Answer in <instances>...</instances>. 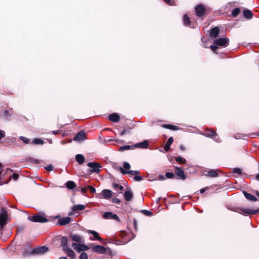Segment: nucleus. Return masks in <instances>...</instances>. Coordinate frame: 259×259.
Masks as SVG:
<instances>
[{"label": "nucleus", "mask_w": 259, "mask_h": 259, "mask_svg": "<svg viewBox=\"0 0 259 259\" xmlns=\"http://www.w3.org/2000/svg\"><path fill=\"white\" fill-rule=\"evenodd\" d=\"M49 250V248L48 247L46 246H40L39 247L35 248L33 249H30V248L28 250H25L23 252V254L25 255H28L29 254H43L47 252Z\"/></svg>", "instance_id": "f257e3e1"}, {"label": "nucleus", "mask_w": 259, "mask_h": 259, "mask_svg": "<svg viewBox=\"0 0 259 259\" xmlns=\"http://www.w3.org/2000/svg\"><path fill=\"white\" fill-rule=\"evenodd\" d=\"M200 134L205 137L211 138L216 142L220 143L221 142L217 133L212 130L206 128L205 130V133L200 132Z\"/></svg>", "instance_id": "f03ea898"}, {"label": "nucleus", "mask_w": 259, "mask_h": 259, "mask_svg": "<svg viewBox=\"0 0 259 259\" xmlns=\"http://www.w3.org/2000/svg\"><path fill=\"white\" fill-rule=\"evenodd\" d=\"M28 219L33 222L46 223L49 222V220L45 217L44 213H37L32 217H28Z\"/></svg>", "instance_id": "7ed1b4c3"}, {"label": "nucleus", "mask_w": 259, "mask_h": 259, "mask_svg": "<svg viewBox=\"0 0 259 259\" xmlns=\"http://www.w3.org/2000/svg\"><path fill=\"white\" fill-rule=\"evenodd\" d=\"M231 210L243 215H246L247 214H255L258 212V209L243 208L240 207L232 208Z\"/></svg>", "instance_id": "20e7f679"}, {"label": "nucleus", "mask_w": 259, "mask_h": 259, "mask_svg": "<svg viewBox=\"0 0 259 259\" xmlns=\"http://www.w3.org/2000/svg\"><path fill=\"white\" fill-rule=\"evenodd\" d=\"M8 219V213L6 209L2 207L0 212V228L3 230Z\"/></svg>", "instance_id": "39448f33"}, {"label": "nucleus", "mask_w": 259, "mask_h": 259, "mask_svg": "<svg viewBox=\"0 0 259 259\" xmlns=\"http://www.w3.org/2000/svg\"><path fill=\"white\" fill-rule=\"evenodd\" d=\"M83 243H73L71 244V247L78 252L89 250L90 249L89 247Z\"/></svg>", "instance_id": "423d86ee"}, {"label": "nucleus", "mask_w": 259, "mask_h": 259, "mask_svg": "<svg viewBox=\"0 0 259 259\" xmlns=\"http://www.w3.org/2000/svg\"><path fill=\"white\" fill-rule=\"evenodd\" d=\"M214 44L219 46L226 47L229 44V39L227 37L219 38L214 40Z\"/></svg>", "instance_id": "0eeeda50"}, {"label": "nucleus", "mask_w": 259, "mask_h": 259, "mask_svg": "<svg viewBox=\"0 0 259 259\" xmlns=\"http://www.w3.org/2000/svg\"><path fill=\"white\" fill-rule=\"evenodd\" d=\"M87 165L91 168L90 171L93 173H99L100 171V168L102 167L99 163L95 162H89Z\"/></svg>", "instance_id": "6e6552de"}, {"label": "nucleus", "mask_w": 259, "mask_h": 259, "mask_svg": "<svg viewBox=\"0 0 259 259\" xmlns=\"http://www.w3.org/2000/svg\"><path fill=\"white\" fill-rule=\"evenodd\" d=\"M175 174L177 179L185 180L187 176L185 175L183 169L181 167L175 166Z\"/></svg>", "instance_id": "1a4fd4ad"}, {"label": "nucleus", "mask_w": 259, "mask_h": 259, "mask_svg": "<svg viewBox=\"0 0 259 259\" xmlns=\"http://www.w3.org/2000/svg\"><path fill=\"white\" fill-rule=\"evenodd\" d=\"M107 250H108L109 251H111V249L109 248H108L107 249L103 246H101L100 245H95L92 248V250L93 252L100 254L105 253Z\"/></svg>", "instance_id": "9d476101"}, {"label": "nucleus", "mask_w": 259, "mask_h": 259, "mask_svg": "<svg viewBox=\"0 0 259 259\" xmlns=\"http://www.w3.org/2000/svg\"><path fill=\"white\" fill-rule=\"evenodd\" d=\"M70 237L71 240L75 243H80L84 242V239L83 237L80 235L72 233L70 234Z\"/></svg>", "instance_id": "9b49d317"}, {"label": "nucleus", "mask_w": 259, "mask_h": 259, "mask_svg": "<svg viewBox=\"0 0 259 259\" xmlns=\"http://www.w3.org/2000/svg\"><path fill=\"white\" fill-rule=\"evenodd\" d=\"M103 217L105 219H113L116 220L118 222L120 221L119 218L117 214H114L109 211L105 212L103 214Z\"/></svg>", "instance_id": "f8f14e48"}, {"label": "nucleus", "mask_w": 259, "mask_h": 259, "mask_svg": "<svg viewBox=\"0 0 259 259\" xmlns=\"http://www.w3.org/2000/svg\"><path fill=\"white\" fill-rule=\"evenodd\" d=\"M195 13L198 17L202 16L205 13V8L202 4H199L195 7Z\"/></svg>", "instance_id": "ddd939ff"}, {"label": "nucleus", "mask_w": 259, "mask_h": 259, "mask_svg": "<svg viewBox=\"0 0 259 259\" xmlns=\"http://www.w3.org/2000/svg\"><path fill=\"white\" fill-rule=\"evenodd\" d=\"M99 195L101 197L108 199L112 197V192L108 189H104Z\"/></svg>", "instance_id": "4468645a"}, {"label": "nucleus", "mask_w": 259, "mask_h": 259, "mask_svg": "<svg viewBox=\"0 0 259 259\" xmlns=\"http://www.w3.org/2000/svg\"><path fill=\"white\" fill-rule=\"evenodd\" d=\"M149 144L147 141L145 140L142 142H139L138 143H136L135 145H133V147H134L135 148H141V149H146L148 147Z\"/></svg>", "instance_id": "2eb2a0df"}, {"label": "nucleus", "mask_w": 259, "mask_h": 259, "mask_svg": "<svg viewBox=\"0 0 259 259\" xmlns=\"http://www.w3.org/2000/svg\"><path fill=\"white\" fill-rule=\"evenodd\" d=\"M71 218L69 217H63L59 219L58 223L61 226H64L69 224L71 221Z\"/></svg>", "instance_id": "dca6fc26"}, {"label": "nucleus", "mask_w": 259, "mask_h": 259, "mask_svg": "<svg viewBox=\"0 0 259 259\" xmlns=\"http://www.w3.org/2000/svg\"><path fill=\"white\" fill-rule=\"evenodd\" d=\"M61 245L62 247L63 250L69 248L68 246V239L65 236H63L61 238L60 241Z\"/></svg>", "instance_id": "f3484780"}, {"label": "nucleus", "mask_w": 259, "mask_h": 259, "mask_svg": "<svg viewBox=\"0 0 259 259\" xmlns=\"http://www.w3.org/2000/svg\"><path fill=\"white\" fill-rule=\"evenodd\" d=\"M119 169L120 172L123 175H125L127 174H130L132 176H136L137 174H139L140 172L138 170H126L123 168L120 167H119Z\"/></svg>", "instance_id": "a211bd4d"}, {"label": "nucleus", "mask_w": 259, "mask_h": 259, "mask_svg": "<svg viewBox=\"0 0 259 259\" xmlns=\"http://www.w3.org/2000/svg\"><path fill=\"white\" fill-rule=\"evenodd\" d=\"M74 140L75 141H83L85 139V134L82 131L79 132L74 137Z\"/></svg>", "instance_id": "6ab92c4d"}, {"label": "nucleus", "mask_w": 259, "mask_h": 259, "mask_svg": "<svg viewBox=\"0 0 259 259\" xmlns=\"http://www.w3.org/2000/svg\"><path fill=\"white\" fill-rule=\"evenodd\" d=\"M220 32V30L218 27L212 28L210 30V36L213 38H216L218 36Z\"/></svg>", "instance_id": "aec40b11"}, {"label": "nucleus", "mask_w": 259, "mask_h": 259, "mask_svg": "<svg viewBox=\"0 0 259 259\" xmlns=\"http://www.w3.org/2000/svg\"><path fill=\"white\" fill-rule=\"evenodd\" d=\"M124 198L127 201H131L133 198L132 192L129 190H126L124 193Z\"/></svg>", "instance_id": "412c9836"}, {"label": "nucleus", "mask_w": 259, "mask_h": 259, "mask_svg": "<svg viewBox=\"0 0 259 259\" xmlns=\"http://www.w3.org/2000/svg\"><path fill=\"white\" fill-rule=\"evenodd\" d=\"M109 119L114 122H116L119 121L120 117L116 113H112L108 116Z\"/></svg>", "instance_id": "4be33fe9"}, {"label": "nucleus", "mask_w": 259, "mask_h": 259, "mask_svg": "<svg viewBox=\"0 0 259 259\" xmlns=\"http://www.w3.org/2000/svg\"><path fill=\"white\" fill-rule=\"evenodd\" d=\"M89 233L91 234L95 238V239L91 238V240H97L99 241H102V238L99 236L98 233L94 230H90Z\"/></svg>", "instance_id": "5701e85b"}, {"label": "nucleus", "mask_w": 259, "mask_h": 259, "mask_svg": "<svg viewBox=\"0 0 259 259\" xmlns=\"http://www.w3.org/2000/svg\"><path fill=\"white\" fill-rule=\"evenodd\" d=\"M67 255L70 257L71 259H75L76 257L75 253L73 251L72 249L70 248L69 247L63 250Z\"/></svg>", "instance_id": "b1692460"}, {"label": "nucleus", "mask_w": 259, "mask_h": 259, "mask_svg": "<svg viewBox=\"0 0 259 259\" xmlns=\"http://www.w3.org/2000/svg\"><path fill=\"white\" fill-rule=\"evenodd\" d=\"M174 141V139L172 137H169L167 142H166L164 146V149L166 152H167L169 149L170 145L172 144Z\"/></svg>", "instance_id": "393cba45"}, {"label": "nucleus", "mask_w": 259, "mask_h": 259, "mask_svg": "<svg viewBox=\"0 0 259 259\" xmlns=\"http://www.w3.org/2000/svg\"><path fill=\"white\" fill-rule=\"evenodd\" d=\"M243 194H244V196L245 197V198L247 200L252 201H255L257 200V198L255 196H254V195H251L250 194H249L245 191L243 192Z\"/></svg>", "instance_id": "a878e982"}, {"label": "nucleus", "mask_w": 259, "mask_h": 259, "mask_svg": "<svg viewBox=\"0 0 259 259\" xmlns=\"http://www.w3.org/2000/svg\"><path fill=\"white\" fill-rule=\"evenodd\" d=\"M75 159L79 164H82L85 160L84 157L80 154H78L75 156Z\"/></svg>", "instance_id": "bb28decb"}, {"label": "nucleus", "mask_w": 259, "mask_h": 259, "mask_svg": "<svg viewBox=\"0 0 259 259\" xmlns=\"http://www.w3.org/2000/svg\"><path fill=\"white\" fill-rule=\"evenodd\" d=\"M85 208V205L83 204H77L74 205L72 207V210L73 211H76L78 210H83Z\"/></svg>", "instance_id": "cd10ccee"}, {"label": "nucleus", "mask_w": 259, "mask_h": 259, "mask_svg": "<svg viewBox=\"0 0 259 259\" xmlns=\"http://www.w3.org/2000/svg\"><path fill=\"white\" fill-rule=\"evenodd\" d=\"M162 127L173 131H177L179 130V127L177 126L170 124H162Z\"/></svg>", "instance_id": "c85d7f7f"}, {"label": "nucleus", "mask_w": 259, "mask_h": 259, "mask_svg": "<svg viewBox=\"0 0 259 259\" xmlns=\"http://www.w3.org/2000/svg\"><path fill=\"white\" fill-rule=\"evenodd\" d=\"M31 143L34 144V145H43L45 143V142L41 139L35 138L34 139H33Z\"/></svg>", "instance_id": "c756f323"}, {"label": "nucleus", "mask_w": 259, "mask_h": 259, "mask_svg": "<svg viewBox=\"0 0 259 259\" xmlns=\"http://www.w3.org/2000/svg\"><path fill=\"white\" fill-rule=\"evenodd\" d=\"M243 16L247 19H251L252 17V14L249 10H245L243 11Z\"/></svg>", "instance_id": "7c9ffc66"}, {"label": "nucleus", "mask_w": 259, "mask_h": 259, "mask_svg": "<svg viewBox=\"0 0 259 259\" xmlns=\"http://www.w3.org/2000/svg\"><path fill=\"white\" fill-rule=\"evenodd\" d=\"M66 186L69 189H73L76 186L75 183L71 181H69L66 183Z\"/></svg>", "instance_id": "2f4dec72"}, {"label": "nucleus", "mask_w": 259, "mask_h": 259, "mask_svg": "<svg viewBox=\"0 0 259 259\" xmlns=\"http://www.w3.org/2000/svg\"><path fill=\"white\" fill-rule=\"evenodd\" d=\"M206 176L212 178L216 177L218 176V173L215 170L212 169L208 171Z\"/></svg>", "instance_id": "473e14b6"}, {"label": "nucleus", "mask_w": 259, "mask_h": 259, "mask_svg": "<svg viewBox=\"0 0 259 259\" xmlns=\"http://www.w3.org/2000/svg\"><path fill=\"white\" fill-rule=\"evenodd\" d=\"M183 22L185 26H189L190 24V20L187 14H185L183 16Z\"/></svg>", "instance_id": "72a5a7b5"}, {"label": "nucleus", "mask_w": 259, "mask_h": 259, "mask_svg": "<svg viewBox=\"0 0 259 259\" xmlns=\"http://www.w3.org/2000/svg\"><path fill=\"white\" fill-rule=\"evenodd\" d=\"M240 12V9L239 8L233 9L232 11V15L234 17H236Z\"/></svg>", "instance_id": "f704fd0d"}, {"label": "nucleus", "mask_w": 259, "mask_h": 259, "mask_svg": "<svg viewBox=\"0 0 259 259\" xmlns=\"http://www.w3.org/2000/svg\"><path fill=\"white\" fill-rule=\"evenodd\" d=\"M135 148L134 147H133V145H125L120 147L119 151H123L127 150H130L131 149Z\"/></svg>", "instance_id": "c9c22d12"}, {"label": "nucleus", "mask_w": 259, "mask_h": 259, "mask_svg": "<svg viewBox=\"0 0 259 259\" xmlns=\"http://www.w3.org/2000/svg\"><path fill=\"white\" fill-rule=\"evenodd\" d=\"M175 160L181 164H185L186 162V160L181 156L175 157Z\"/></svg>", "instance_id": "e433bc0d"}, {"label": "nucleus", "mask_w": 259, "mask_h": 259, "mask_svg": "<svg viewBox=\"0 0 259 259\" xmlns=\"http://www.w3.org/2000/svg\"><path fill=\"white\" fill-rule=\"evenodd\" d=\"M12 113L11 111L5 110L4 111V115L7 120L9 119V118L11 117Z\"/></svg>", "instance_id": "4c0bfd02"}, {"label": "nucleus", "mask_w": 259, "mask_h": 259, "mask_svg": "<svg viewBox=\"0 0 259 259\" xmlns=\"http://www.w3.org/2000/svg\"><path fill=\"white\" fill-rule=\"evenodd\" d=\"M19 139L22 140L24 142V143H25V144H28L30 142V139H28V138H27L26 137H23V136L19 137Z\"/></svg>", "instance_id": "58836bf2"}, {"label": "nucleus", "mask_w": 259, "mask_h": 259, "mask_svg": "<svg viewBox=\"0 0 259 259\" xmlns=\"http://www.w3.org/2000/svg\"><path fill=\"white\" fill-rule=\"evenodd\" d=\"M141 212L146 216H151L153 214V213L151 211L146 209L142 210Z\"/></svg>", "instance_id": "ea45409f"}, {"label": "nucleus", "mask_w": 259, "mask_h": 259, "mask_svg": "<svg viewBox=\"0 0 259 259\" xmlns=\"http://www.w3.org/2000/svg\"><path fill=\"white\" fill-rule=\"evenodd\" d=\"M79 259H88V255L87 253L85 252H83L81 253L79 256Z\"/></svg>", "instance_id": "a19ab883"}, {"label": "nucleus", "mask_w": 259, "mask_h": 259, "mask_svg": "<svg viewBox=\"0 0 259 259\" xmlns=\"http://www.w3.org/2000/svg\"><path fill=\"white\" fill-rule=\"evenodd\" d=\"M165 176L168 179H172L174 178L175 175L172 172H167L165 173Z\"/></svg>", "instance_id": "79ce46f5"}, {"label": "nucleus", "mask_w": 259, "mask_h": 259, "mask_svg": "<svg viewBox=\"0 0 259 259\" xmlns=\"http://www.w3.org/2000/svg\"><path fill=\"white\" fill-rule=\"evenodd\" d=\"M233 172L234 174H237L238 175H241L242 174L241 169L239 168H234L233 169Z\"/></svg>", "instance_id": "37998d69"}, {"label": "nucleus", "mask_w": 259, "mask_h": 259, "mask_svg": "<svg viewBox=\"0 0 259 259\" xmlns=\"http://www.w3.org/2000/svg\"><path fill=\"white\" fill-rule=\"evenodd\" d=\"M216 45H212L210 46L211 50L214 53H215L216 51L218 49L219 47Z\"/></svg>", "instance_id": "c03bdc74"}, {"label": "nucleus", "mask_w": 259, "mask_h": 259, "mask_svg": "<svg viewBox=\"0 0 259 259\" xmlns=\"http://www.w3.org/2000/svg\"><path fill=\"white\" fill-rule=\"evenodd\" d=\"M30 161L33 164H38L40 163V161L37 159L31 158Z\"/></svg>", "instance_id": "a18cd8bd"}, {"label": "nucleus", "mask_w": 259, "mask_h": 259, "mask_svg": "<svg viewBox=\"0 0 259 259\" xmlns=\"http://www.w3.org/2000/svg\"><path fill=\"white\" fill-rule=\"evenodd\" d=\"M45 168L48 171H52L53 170L54 166L52 164H49L45 167Z\"/></svg>", "instance_id": "49530a36"}, {"label": "nucleus", "mask_w": 259, "mask_h": 259, "mask_svg": "<svg viewBox=\"0 0 259 259\" xmlns=\"http://www.w3.org/2000/svg\"><path fill=\"white\" fill-rule=\"evenodd\" d=\"M123 166L124 169H129L131 168L130 164H129V163H128L127 162H124L123 163Z\"/></svg>", "instance_id": "de8ad7c7"}, {"label": "nucleus", "mask_w": 259, "mask_h": 259, "mask_svg": "<svg viewBox=\"0 0 259 259\" xmlns=\"http://www.w3.org/2000/svg\"><path fill=\"white\" fill-rule=\"evenodd\" d=\"M6 136V133L4 131L0 130V140Z\"/></svg>", "instance_id": "09e8293b"}, {"label": "nucleus", "mask_w": 259, "mask_h": 259, "mask_svg": "<svg viewBox=\"0 0 259 259\" xmlns=\"http://www.w3.org/2000/svg\"><path fill=\"white\" fill-rule=\"evenodd\" d=\"M134 180L136 181H141L143 180V178L140 176H135L134 177Z\"/></svg>", "instance_id": "8fccbe9b"}, {"label": "nucleus", "mask_w": 259, "mask_h": 259, "mask_svg": "<svg viewBox=\"0 0 259 259\" xmlns=\"http://www.w3.org/2000/svg\"><path fill=\"white\" fill-rule=\"evenodd\" d=\"M166 4H167L168 5L172 6L174 4V2L172 1L171 0H163Z\"/></svg>", "instance_id": "3c124183"}, {"label": "nucleus", "mask_w": 259, "mask_h": 259, "mask_svg": "<svg viewBox=\"0 0 259 259\" xmlns=\"http://www.w3.org/2000/svg\"><path fill=\"white\" fill-rule=\"evenodd\" d=\"M88 188L89 189H90V191L93 193H94L96 192V189L94 187H93V186H88Z\"/></svg>", "instance_id": "603ef678"}, {"label": "nucleus", "mask_w": 259, "mask_h": 259, "mask_svg": "<svg viewBox=\"0 0 259 259\" xmlns=\"http://www.w3.org/2000/svg\"><path fill=\"white\" fill-rule=\"evenodd\" d=\"M12 177L13 179L14 180H15V181H16V180H17L18 179V178H19V175H18L17 174H16V173H14V174H13L12 175Z\"/></svg>", "instance_id": "864d4df0"}, {"label": "nucleus", "mask_w": 259, "mask_h": 259, "mask_svg": "<svg viewBox=\"0 0 259 259\" xmlns=\"http://www.w3.org/2000/svg\"><path fill=\"white\" fill-rule=\"evenodd\" d=\"M112 202L116 204H119L120 203L121 201L118 198H113L112 199Z\"/></svg>", "instance_id": "5fc2aeb1"}, {"label": "nucleus", "mask_w": 259, "mask_h": 259, "mask_svg": "<svg viewBox=\"0 0 259 259\" xmlns=\"http://www.w3.org/2000/svg\"><path fill=\"white\" fill-rule=\"evenodd\" d=\"M80 190L82 193H85L87 191V188L85 187H81Z\"/></svg>", "instance_id": "6e6d98bb"}, {"label": "nucleus", "mask_w": 259, "mask_h": 259, "mask_svg": "<svg viewBox=\"0 0 259 259\" xmlns=\"http://www.w3.org/2000/svg\"><path fill=\"white\" fill-rule=\"evenodd\" d=\"M118 188L119 189V193H121L123 190V187L121 185H119Z\"/></svg>", "instance_id": "4d7b16f0"}, {"label": "nucleus", "mask_w": 259, "mask_h": 259, "mask_svg": "<svg viewBox=\"0 0 259 259\" xmlns=\"http://www.w3.org/2000/svg\"><path fill=\"white\" fill-rule=\"evenodd\" d=\"M60 132V131H59V130L53 131L52 132V133L54 135H57V134H59Z\"/></svg>", "instance_id": "13d9d810"}, {"label": "nucleus", "mask_w": 259, "mask_h": 259, "mask_svg": "<svg viewBox=\"0 0 259 259\" xmlns=\"http://www.w3.org/2000/svg\"><path fill=\"white\" fill-rule=\"evenodd\" d=\"M127 131L125 129H124L120 133V136H123L126 133Z\"/></svg>", "instance_id": "bf43d9fd"}, {"label": "nucleus", "mask_w": 259, "mask_h": 259, "mask_svg": "<svg viewBox=\"0 0 259 259\" xmlns=\"http://www.w3.org/2000/svg\"><path fill=\"white\" fill-rule=\"evenodd\" d=\"M180 149L182 150V151H185V147L184 145H181L180 146Z\"/></svg>", "instance_id": "052dcab7"}, {"label": "nucleus", "mask_w": 259, "mask_h": 259, "mask_svg": "<svg viewBox=\"0 0 259 259\" xmlns=\"http://www.w3.org/2000/svg\"><path fill=\"white\" fill-rule=\"evenodd\" d=\"M134 226L135 229L137 230V222L136 220H134Z\"/></svg>", "instance_id": "680f3d73"}, {"label": "nucleus", "mask_w": 259, "mask_h": 259, "mask_svg": "<svg viewBox=\"0 0 259 259\" xmlns=\"http://www.w3.org/2000/svg\"><path fill=\"white\" fill-rule=\"evenodd\" d=\"M113 186L114 189H117L119 186V185L117 184H114Z\"/></svg>", "instance_id": "e2e57ef3"}, {"label": "nucleus", "mask_w": 259, "mask_h": 259, "mask_svg": "<svg viewBox=\"0 0 259 259\" xmlns=\"http://www.w3.org/2000/svg\"><path fill=\"white\" fill-rule=\"evenodd\" d=\"M206 189V188H202V189H201L200 190V192L201 193H204V192L205 191Z\"/></svg>", "instance_id": "0e129e2a"}, {"label": "nucleus", "mask_w": 259, "mask_h": 259, "mask_svg": "<svg viewBox=\"0 0 259 259\" xmlns=\"http://www.w3.org/2000/svg\"><path fill=\"white\" fill-rule=\"evenodd\" d=\"M74 212H75V211H73L72 210V211H71V212H69V213H68V215H73V214H74Z\"/></svg>", "instance_id": "69168bd1"}, {"label": "nucleus", "mask_w": 259, "mask_h": 259, "mask_svg": "<svg viewBox=\"0 0 259 259\" xmlns=\"http://www.w3.org/2000/svg\"><path fill=\"white\" fill-rule=\"evenodd\" d=\"M59 259H68V258H67L66 257H65V256H61L60 257H59Z\"/></svg>", "instance_id": "338daca9"}, {"label": "nucleus", "mask_w": 259, "mask_h": 259, "mask_svg": "<svg viewBox=\"0 0 259 259\" xmlns=\"http://www.w3.org/2000/svg\"><path fill=\"white\" fill-rule=\"evenodd\" d=\"M255 178L257 180L259 181V174H257L256 177H255Z\"/></svg>", "instance_id": "774afa93"}]
</instances>
